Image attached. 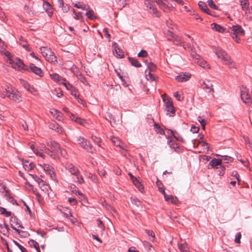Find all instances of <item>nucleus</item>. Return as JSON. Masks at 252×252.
I'll return each instance as SVG.
<instances>
[{"mask_svg":"<svg viewBox=\"0 0 252 252\" xmlns=\"http://www.w3.org/2000/svg\"><path fill=\"white\" fill-rule=\"evenodd\" d=\"M43 6L48 15L51 16L53 13V8L52 5L48 2L44 1Z\"/></svg>","mask_w":252,"mask_h":252,"instance_id":"4468645a","label":"nucleus"},{"mask_svg":"<svg viewBox=\"0 0 252 252\" xmlns=\"http://www.w3.org/2000/svg\"><path fill=\"white\" fill-rule=\"evenodd\" d=\"M211 28L213 30H214L216 31L219 32L221 33H223L224 32V30H225L223 27L215 23H212L211 24Z\"/></svg>","mask_w":252,"mask_h":252,"instance_id":"5701e85b","label":"nucleus"},{"mask_svg":"<svg viewBox=\"0 0 252 252\" xmlns=\"http://www.w3.org/2000/svg\"><path fill=\"white\" fill-rule=\"evenodd\" d=\"M94 11L93 10L89 9L87 11L86 13V16L91 20H94L96 18V17L94 15Z\"/></svg>","mask_w":252,"mask_h":252,"instance_id":"de8ad7c7","label":"nucleus"},{"mask_svg":"<svg viewBox=\"0 0 252 252\" xmlns=\"http://www.w3.org/2000/svg\"><path fill=\"white\" fill-rule=\"evenodd\" d=\"M13 243L21 251V252H28L26 248L22 246L21 245H20L16 241L13 240Z\"/></svg>","mask_w":252,"mask_h":252,"instance_id":"5fc2aeb1","label":"nucleus"},{"mask_svg":"<svg viewBox=\"0 0 252 252\" xmlns=\"http://www.w3.org/2000/svg\"><path fill=\"white\" fill-rule=\"evenodd\" d=\"M10 226H11V227L14 229V230H15V231L19 234H20V233H22L23 234L21 235V237H24V238H26V237H27L28 236H30V234L27 231H22V230H20L19 229H17L16 228H15L12 224H10Z\"/></svg>","mask_w":252,"mask_h":252,"instance_id":"a878e982","label":"nucleus"},{"mask_svg":"<svg viewBox=\"0 0 252 252\" xmlns=\"http://www.w3.org/2000/svg\"><path fill=\"white\" fill-rule=\"evenodd\" d=\"M146 64L147 65V67L148 69L149 70V72L154 71H155L156 68L157 66L156 65L152 62H149L147 60L145 61Z\"/></svg>","mask_w":252,"mask_h":252,"instance_id":"473e14b6","label":"nucleus"},{"mask_svg":"<svg viewBox=\"0 0 252 252\" xmlns=\"http://www.w3.org/2000/svg\"><path fill=\"white\" fill-rule=\"evenodd\" d=\"M26 71L32 72L40 77L43 76V72L41 69L35 66L33 63H31L29 67L28 66V69H26Z\"/></svg>","mask_w":252,"mask_h":252,"instance_id":"6e6552de","label":"nucleus"},{"mask_svg":"<svg viewBox=\"0 0 252 252\" xmlns=\"http://www.w3.org/2000/svg\"><path fill=\"white\" fill-rule=\"evenodd\" d=\"M8 201L11 203L12 204L18 205V203L17 201L14 199V198L12 196H9V197L7 199Z\"/></svg>","mask_w":252,"mask_h":252,"instance_id":"338daca9","label":"nucleus"},{"mask_svg":"<svg viewBox=\"0 0 252 252\" xmlns=\"http://www.w3.org/2000/svg\"><path fill=\"white\" fill-rule=\"evenodd\" d=\"M49 127L50 128L57 131L58 133H60L63 131L62 127L56 122L51 123L49 125Z\"/></svg>","mask_w":252,"mask_h":252,"instance_id":"dca6fc26","label":"nucleus"},{"mask_svg":"<svg viewBox=\"0 0 252 252\" xmlns=\"http://www.w3.org/2000/svg\"><path fill=\"white\" fill-rule=\"evenodd\" d=\"M29 243H32V244H31V246H33L35 249H38V247H39V245L37 243V242H36L35 241L33 240H30L29 241Z\"/></svg>","mask_w":252,"mask_h":252,"instance_id":"e2e57ef3","label":"nucleus"},{"mask_svg":"<svg viewBox=\"0 0 252 252\" xmlns=\"http://www.w3.org/2000/svg\"><path fill=\"white\" fill-rule=\"evenodd\" d=\"M178 248L181 252H190L189 245L186 242L178 244Z\"/></svg>","mask_w":252,"mask_h":252,"instance_id":"4be33fe9","label":"nucleus"},{"mask_svg":"<svg viewBox=\"0 0 252 252\" xmlns=\"http://www.w3.org/2000/svg\"><path fill=\"white\" fill-rule=\"evenodd\" d=\"M60 84L63 85L66 89L69 91L72 90L74 87L72 86V84H70L69 82H67L66 79H65L64 81H62Z\"/></svg>","mask_w":252,"mask_h":252,"instance_id":"09e8293b","label":"nucleus"},{"mask_svg":"<svg viewBox=\"0 0 252 252\" xmlns=\"http://www.w3.org/2000/svg\"><path fill=\"white\" fill-rule=\"evenodd\" d=\"M165 200L166 201H170L172 204H177L179 200L176 197H174L172 195L165 194Z\"/></svg>","mask_w":252,"mask_h":252,"instance_id":"f3484780","label":"nucleus"},{"mask_svg":"<svg viewBox=\"0 0 252 252\" xmlns=\"http://www.w3.org/2000/svg\"><path fill=\"white\" fill-rule=\"evenodd\" d=\"M24 42H26V41H22L20 43V44L27 51H30L31 50V48L30 47V45L28 44L25 43Z\"/></svg>","mask_w":252,"mask_h":252,"instance_id":"bf43d9fd","label":"nucleus"},{"mask_svg":"<svg viewBox=\"0 0 252 252\" xmlns=\"http://www.w3.org/2000/svg\"><path fill=\"white\" fill-rule=\"evenodd\" d=\"M197 63L201 66L203 68H209L208 67V64L207 63V62H206L205 60H202L201 59L197 58V60L196 61Z\"/></svg>","mask_w":252,"mask_h":252,"instance_id":"f704fd0d","label":"nucleus"},{"mask_svg":"<svg viewBox=\"0 0 252 252\" xmlns=\"http://www.w3.org/2000/svg\"><path fill=\"white\" fill-rule=\"evenodd\" d=\"M112 47L114 48L113 52H115L116 57L119 58H123L124 57V54L123 50L119 47V45L115 42L112 44Z\"/></svg>","mask_w":252,"mask_h":252,"instance_id":"9d476101","label":"nucleus"},{"mask_svg":"<svg viewBox=\"0 0 252 252\" xmlns=\"http://www.w3.org/2000/svg\"><path fill=\"white\" fill-rule=\"evenodd\" d=\"M198 6L200 9L208 15H212L210 12V10L208 8L207 4L202 1H199L198 3Z\"/></svg>","mask_w":252,"mask_h":252,"instance_id":"2eb2a0df","label":"nucleus"},{"mask_svg":"<svg viewBox=\"0 0 252 252\" xmlns=\"http://www.w3.org/2000/svg\"><path fill=\"white\" fill-rule=\"evenodd\" d=\"M154 128L157 133H159L161 135H163L165 134L164 130L163 129L161 128L158 124L155 123L154 124Z\"/></svg>","mask_w":252,"mask_h":252,"instance_id":"e433bc0d","label":"nucleus"},{"mask_svg":"<svg viewBox=\"0 0 252 252\" xmlns=\"http://www.w3.org/2000/svg\"><path fill=\"white\" fill-rule=\"evenodd\" d=\"M221 161V159L213 158L210 161L209 165H210L213 168H215L217 166L220 165Z\"/></svg>","mask_w":252,"mask_h":252,"instance_id":"bb28decb","label":"nucleus"},{"mask_svg":"<svg viewBox=\"0 0 252 252\" xmlns=\"http://www.w3.org/2000/svg\"><path fill=\"white\" fill-rule=\"evenodd\" d=\"M229 32L233 38H235L236 42L239 43L241 42L240 36L245 34V31L242 27L238 25H233L230 28Z\"/></svg>","mask_w":252,"mask_h":252,"instance_id":"f257e3e1","label":"nucleus"},{"mask_svg":"<svg viewBox=\"0 0 252 252\" xmlns=\"http://www.w3.org/2000/svg\"><path fill=\"white\" fill-rule=\"evenodd\" d=\"M203 85H204V88L210 89V91L214 92L213 86L209 81L204 82Z\"/></svg>","mask_w":252,"mask_h":252,"instance_id":"8fccbe9b","label":"nucleus"},{"mask_svg":"<svg viewBox=\"0 0 252 252\" xmlns=\"http://www.w3.org/2000/svg\"><path fill=\"white\" fill-rule=\"evenodd\" d=\"M0 214L4 215L6 217H8L11 215L12 213L11 212L7 211L4 208L0 207Z\"/></svg>","mask_w":252,"mask_h":252,"instance_id":"a18cd8bd","label":"nucleus"},{"mask_svg":"<svg viewBox=\"0 0 252 252\" xmlns=\"http://www.w3.org/2000/svg\"><path fill=\"white\" fill-rule=\"evenodd\" d=\"M21 82L23 86L29 92L32 93L34 90V88L31 86L30 84H29L27 81L24 80H21Z\"/></svg>","mask_w":252,"mask_h":252,"instance_id":"c756f323","label":"nucleus"},{"mask_svg":"<svg viewBox=\"0 0 252 252\" xmlns=\"http://www.w3.org/2000/svg\"><path fill=\"white\" fill-rule=\"evenodd\" d=\"M74 6L83 10H87L86 5L82 2H78V3L75 4Z\"/></svg>","mask_w":252,"mask_h":252,"instance_id":"603ef678","label":"nucleus"},{"mask_svg":"<svg viewBox=\"0 0 252 252\" xmlns=\"http://www.w3.org/2000/svg\"><path fill=\"white\" fill-rule=\"evenodd\" d=\"M208 5L212 8L217 10L218 9V6H217L214 2L213 0H208L207 1Z\"/></svg>","mask_w":252,"mask_h":252,"instance_id":"6e6d98bb","label":"nucleus"},{"mask_svg":"<svg viewBox=\"0 0 252 252\" xmlns=\"http://www.w3.org/2000/svg\"><path fill=\"white\" fill-rule=\"evenodd\" d=\"M241 233L240 232H238L235 237V242L236 243H240V239L241 238Z\"/></svg>","mask_w":252,"mask_h":252,"instance_id":"0e129e2a","label":"nucleus"},{"mask_svg":"<svg viewBox=\"0 0 252 252\" xmlns=\"http://www.w3.org/2000/svg\"><path fill=\"white\" fill-rule=\"evenodd\" d=\"M5 93L6 97L10 100L17 103L22 101V99L20 93L17 90L12 87H7V88H5Z\"/></svg>","mask_w":252,"mask_h":252,"instance_id":"f03ea898","label":"nucleus"},{"mask_svg":"<svg viewBox=\"0 0 252 252\" xmlns=\"http://www.w3.org/2000/svg\"><path fill=\"white\" fill-rule=\"evenodd\" d=\"M216 54L218 58L221 59L223 61L226 59L225 57L228 56L225 51L221 49H218L216 51Z\"/></svg>","mask_w":252,"mask_h":252,"instance_id":"412c9836","label":"nucleus"},{"mask_svg":"<svg viewBox=\"0 0 252 252\" xmlns=\"http://www.w3.org/2000/svg\"><path fill=\"white\" fill-rule=\"evenodd\" d=\"M145 4L146 5L147 10L153 14H156L158 17H159V14L155 7V1L154 0H145Z\"/></svg>","mask_w":252,"mask_h":252,"instance_id":"0eeeda50","label":"nucleus"},{"mask_svg":"<svg viewBox=\"0 0 252 252\" xmlns=\"http://www.w3.org/2000/svg\"><path fill=\"white\" fill-rule=\"evenodd\" d=\"M132 203L135 204L138 207H142V206L141 202L137 198L133 199L132 200Z\"/></svg>","mask_w":252,"mask_h":252,"instance_id":"13d9d810","label":"nucleus"},{"mask_svg":"<svg viewBox=\"0 0 252 252\" xmlns=\"http://www.w3.org/2000/svg\"><path fill=\"white\" fill-rule=\"evenodd\" d=\"M81 147L86 150L89 152L93 153V145L91 144L90 142L87 139L83 142L82 144L80 145Z\"/></svg>","mask_w":252,"mask_h":252,"instance_id":"ddd939ff","label":"nucleus"},{"mask_svg":"<svg viewBox=\"0 0 252 252\" xmlns=\"http://www.w3.org/2000/svg\"><path fill=\"white\" fill-rule=\"evenodd\" d=\"M171 133L172 134V135L174 136V137L177 140L183 143H185V140L183 138V137L179 134L178 132H177L176 131H171Z\"/></svg>","mask_w":252,"mask_h":252,"instance_id":"7c9ffc66","label":"nucleus"},{"mask_svg":"<svg viewBox=\"0 0 252 252\" xmlns=\"http://www.w3.org/2000/svg\"><path fill=\"white\" fill-rule=\"evenodd\" d=\"M241 97L243 102L248 106H251L252 104V98L249 93L247 88H244L241 91Z\"/></svg>","mask_w":252,"mask_h":252,"instance_id":"423d86ee","label":"nucleus"},{"mask_svg":"<svg viewBox=\"0 0 252 252\" xmlns=\"http://www.w3.org/2000/svg\"><path fill=\"white\" fill-rule=\"evenodd\" d=\"M70 117L76 123H78L81 125H84L86 123V121L85 120L82 119L80 118L76 117L74 114H71Z\"/></svg>","mask_w":252,"mask_h":252,"instance_id":"393cba45","label":"nucleus"},{"mask_svg":"<svg viewBox=\"0 0 252 252\" xmlns=\"http://www.w3.org/2000/svg\"><path fill=\"white\" fill-rule=\"evenodd\" d=\"M10 222H13L18 225L20 223V220L16 217H11L10 219Z\"/></svg>","mask_w":252,"mask_h":252,"instance_id":"69168bd1","label":"nucleus"},{"mask_svg":"<svg viewBox=\"0 0 252 252\" xmlns=\"http://www.w3.org/2000/svg\"><path fill=\"white\" fill-rule=\"evenodd\" d=\"M50 76L52 79H53L54 81L59 84H61L63 81H65V78L60 76L59 74L57 73H53L52 74H50Z\"/></svg>","mask_w":252,"mask_h":252,"instance_id":"a211bd4d","label":"nucleus"},{"mask_svg":"<svg viewBox=\"0 0 252 252\" xmlns=\"http://www.w3.org/2000/svg\"><path fill=\"white\" fill-rule=\"evenodd\" d=\"M69 188H70V190L73 193H76L78 192V194L80 195H83V194L79 192V191L77 190V187L73 184H71Z\"/></svg>","mask_w":252,"mask_h":252,"instance_id":"864d4df0","label":"nucleus"},{"mask_svg":"<svg viewBox=\"0 0 252 252\" xmlns=\"http://www.w3.org/2000/svg\"><path fill=\"white\" fill-rule=\"evenodd\" d=\"M165 34L166 35L168 40L170 41H172L175 36L174 33L169 30L165 32Z\"/></svg>","mask_w":252,"mask_h":252,"instance_id":"c03bdc74","label":"nucleus"},{"mask_svg":"<svg viewBox=\"0 0 252 252\" xmlns=\"http://www.w3.org/2000/svg\"><path fill=\"white\" fill-rule=\"evenodd\" d=\"M44 170L50 175L51 178L53 180H56V175L54 168L48 164H44L43 165Z\"/></svg>","mask_w":252,"mask_h":252,"instance_id":"1a4fd4ad","label":"nucleus"},{"mask_svg":"<svg viewBox=\"0 0 252 252\" xmlns=\"http://www.w3.org/2000/svg\"><path fill=\"white\" fill-rule=\"evenodd\" d=\"M30 175L38 183H42L44 184V182L42 179H41L39 177L32 174H30Z\"/></svg>","mask_w":252,"mask_h":252,"instance_id":"052dcab7","label":"nucleus"},{"mask_svg":"<svg viewBox=\"0 0 252 252\" xmlns=\"http://www.w3.org/2000/svg\"><path fill=\"white\" fill-rule=\"evenodd\" d=\"M105 117L108 121H110V123L111 125L112 122L114 123V124L116 123L115 118L111 113L107 112L105 115Z\"/></svg>","mask_w":252,"mask_h":252,"instance_id":"37998d69","label":"nucleus"},{"mask_svg":"<svg viewBox=\"0 0 252 252\" xmlns=\"http://www.w3.org/2000/svg\"><path fill=\"white\" fill-rule=\"evenodd\" d=\"M225 59L224 60L225 62V63L228 64L230 67L233 68L235 67V63L230 58L229 56L225 57Z\"/></svg>","mask_w":252,"mask_h":252,"instance_id":"c9c22d12","label":"nucleus"},{"mask_svg":"<svg viewBox=\"0 0 252 252\" xmlns=\"http://www.w3.org/2000/svg\"><path fill=\"white\" fill-rule=\"evenodd\" d=\"M47 145L53 152V154L51 155V157L54 159L57 158L60 151V145L55 141H51L48 142Z\"/></svg>","mask_w":252,"mask_h":252,"instance_id":"39448f33","label":"nucleus"},{"mask_svg":"<svg viewBox=\"0 0 252 252\" xmlns=\"http://www.w3.org/2000/svg\"><path fill=\"white\" fill-rule=\"evenodd\" d=\"M146 76L147 80H150L151 81H156L157 79L158 78L154 74H152L151 72H149L148 74L146 75Z\"/></svg>","mask_w":252,"mask_h":252,"instance_id":"3c124183","label":"nucleus"},{"mask_svg":"<svg viewBox=\"0 0 252 252\" xmlns=\"http://www.w3.org/2000/svg\"><path fill=\"white\" fill-rule=\"evenodd\" d=\"M7 224H0V232L4 236H8L9 233L7 229Z\"/></svg>","mask_w":252,"mask_h":252,"instance_id":"2f4dec72","label":"nucleus"},{"mask_svg":"<svg viewBox=\"0 0 252 252\" xmlns=\"http://www.w3.org/2000/svg\"><path fill=\"white\" fill-rule=\"evenodd\" d=\"M163 101L165 103L164 110L166 112V114L170 117L174 116L175 115V110L171 98L163 99Z\"/></svg>","mask_w":252,"mask_h":252,"instance_id":"20e7f679","label":"nucleus"},{"mask_svg":"<svg viewBox=\"0 0 252 252\" xmlns=\"http://www.w3.org/2000/svg\"><path fill=\"white\" fill-rule=\"evenodd\" d=\"M191 77L189 73L185 72L177 76L175 79L179 82H183L188 80Z\"/></svg>","mask_w":252,"mask_h":252,"instance_id":"9b49d317","label":"nucleus"},{"mask_svg":"<svg viewBox=\"0 0 252 252\" xmlns=\"http://www.w3.org/2000/svg\"><path fill=\"white\" fill-rule=\"evenodd\" d=\"M41 52L44 57L45 58L48 57L50 53H51V50L46 47H41L40 48Z\"/></svg>","mask_w":252,"mask_h":252,"instance_id":"72a5a7b5","label":"nucleus"},{"mask_svg":"<svg viewBox=\"0 0 252 252\" xmlns=\"http://www.w3.org/2000/svg\"><path fill=\"white\" fill-rule=\"evenodd\" d=\"M111 139L112 142H113V143H114V145H115L117 146L121 147V146L120 145L121 142L120 140L118 137L113 136L111 137Z\"/></svg>","mask_w":252,"mask_h":252,"instance_id":"49530a36","label":"nucleus"},{"mask_svg":"<svg viewBox=\"0 0 252 252\" xmlns=\"http://www.w3.org/2000/svg\"><path fill=\"white\" fill-rule=\"evenodd\" d=\"M133 183L141 192L142 193L144 191V186L141 184L139 179L137 178L136 180L133 181Z\"/></svg>","mask_w":252,"mask_h":252,"instance_id":"c85d7f7f","label":"nucleus"},{"mask_svg":"<svg viewBox=\"0 0 252 252\" xmlns=\"http://www.w3.org/2000/svg\"><path fill=\"white\" fill-rule=\"evenodd\" d=\"M35 166V165L33 162H31L29 164H26L25 163H23V167L25 170L27 171L32 170L33 169Z\"/></svg>","mask_w":252,"mask_h":252,"instance_id":"79ce46f5","label":"nucleus"},{"mask_svg":"<svg viewBox=\"0 0 252 252\" xmlns=\"http://www.w3.org/2000/svg\"><path fill=\"white\" fill-rule=\"evenodd\" d=\"M92 139L94 143L97 144L98 146L100 147V143L101 140H100V138H97V137H96L95 136H92Z\"/></svg>","mask_w":252,"mask_h":252,"instance_id":"680f3d73","label":"nucleus"},{"mask_svg":"<svg viewBox=\"0 0 252 252\" xmlns=\"http://www.w3.org/2000/svg\"><path fill=\"white\" fill-rule=\"evenodd\" d=\"M97 221L98 222V227H99V230L98 231L101 235H102L105 229V226L100 219H98Z\"/></svg>","mask_w":252,"mask_h":252,"instance_id":"4c0bfd02","label":"nucleus"},{"mask_svg":"<svg viewBox=\"0 0 252 252\" xmlns=\"http://www.w3.org/2000/svg\"><path fill=\"white\" fill-rule=\"evenodd\" d=\"M9 63L11 64L12 67L15 69L19 71L28 69V66L24 64L23 62L18 58L12 59L11 57H9Z\"/></svg>","mask_w":252,"mask_h":252,"instance_id":"7ed1b4c3","label":"nucleus"},{"mask_svg":"<svg viewBox=\"0 0 252 252\" xmlns=\"http://www.w3.org/2000/svg\"><path fill=\"white\" fill-rule=\"evenodd\" d=\"M63 213L66 218H69L70 217H72L70 211L68 210L67 209H64V211H63Z\"/></svg>","mask_w":252,"mask_h":252,"instance_id":"774afa93","label":"nucleus"},{"mask_svg":"<svg viewBox=\"0 0 252 252\" xmlns=\"http://www.w3.org/2000/svg\"><path fill=\"white\" fill-rule=\"evenodd\" d=\"M138 57L145 58L148 56V53L146 50H141L137 55Z\"/></svg>","mask_w":252,"mask_h":252,"instance_id":"4d7b16f0","label":"nucleus"},{"mask_svg":"<svg viewBox=\"0 0 252 252\" xmlns=\"http://www.w3.org/2000/svg\"><path fill=\"white\" fill-rule=\"evenodd\" d=\"M46 59L49 62L54 63H57V58L52 51L51 53L49 54L48 57L46 58Z\"/></svg>","mask_w":252,"mask_h":252,"instance_id":"aec40b11","label":"nucleus"},{"mask_svg":"<svg viewBox=\"0 0 252 252\" xmlns=\"http://www.w3.org/2000/svg\"><path fill=\"white\" fill-rule=\"evenodd\" d=\"M66 168L68 169L69 172L73 175L78 176L80 174V172L78 169L75 167L72 164L68 163L66 164Z\"/></svg>","mask_w":252,"mask_h":252,"instance_id":"f8f14e48","label":"nucleus"},{"mask_svg":"<svg viewBox=\"0 0 252 252\" xmlns=\"http://www.w3.org/2000/svg\"><path fill=\"white\" fill-rule=\"evenodd\" d=\"M168 142L169 144L170 147L171 149H174L175 151H176L180 147L178 144L172 140V137H171L169 136L168 137Z\"/></svg>","mask_w":252,"mask_h":252,"instance_id":"b1692460","label":"nucleus"},{"mask_svg":"<svg viewBox=\"0 0 252 252\" xmlns=\"http://www.w3.org/2000/svg\"><path fill=\"white\" fill-rule=\"evenodd\" d=\"M240 2L243 10H250L249 0H240Z\"/></svg>","mask_w":252,"mask_h":252,"instance_id":"cd10ccee","label":"nucleus"},{"mask_svg":"<svg viewBox=\"0 0 252 252\" xmlns=\"http://www.w3.org/2000/svg\"><path fill=\"white\" fill-rule=\"evenodd\" d=\"M118 8L122 9L126 5V0H115Z\"/></svg>","mask_w":252,"mask_h":252,"instance_id":"58836bf2","label":"nucleus"},{"mask_svg":"<svg viewBox=\"0 0 252 252\" xmlns=\"http://www.w3.org/2000/svg\"><path fill=\"white\" fill-rule=\"evenodd\" d=\"M172 41H173L175 44L177 45L182 46V44L184 43V41H183L182 39L180 37H179L176 35H175Z\"/></svg>","mask_w":252,"mask_h":252,"instance_id":"a19ab883","label":"nucleus"},{"mask_svg":"<svg viewBox=\"0 0 252 252\" xmlns=\"http://www.w3.org/2000/svg\"><path fill=\"white\" fill-rule=\"evenodd\" d=\"M128 60L132 66L137 68L140 67L142 66L141 64L138 62L137 59L135 58L129 57H128Z\"/></svg>","mask_w":252,"mask_h":252,"instance_id":"6ab92c4d","label":"nucleus"},{"mask_svg":"<svg viewBox=\"0 0 252 252\" xmlns=\"http://www.w3.org/2000/svg\"><path fill=\"white\" fill-rule=\"evenodd\" d=\"M54 112H51V113L53 114L54 117H55L58 120L61 121L63 116V114L56 109H55Z\"/></svg>","mask_w":252,"mask_h":252,"instance_id":"ea45409f","label":"nucleus"}]
</instances>
